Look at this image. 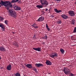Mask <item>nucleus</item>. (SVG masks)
<instances>
[{"label": "nucleus", "instance_id": "nucleus-1", "mask_svg": "<svg viewBox=\"0 0 76 76\" xmlns=\"http://www.w3.org/2000/svg\"><path fill=\"white\" fill-rule=\"evenodd\" d=\"M19 1V0H12L10 2L9 1H1L0 2V4L1 5L2 4L3 6H4L5 7V8L7 10H8L9 9V7H12V3H16L18 2Z\"/></svg>", "mask_w": 76, "mask_h": 76}, {"label": "nucleus", "instance_id": "nucleus-2", "mask_svg": "<svg viewBox=\"0 0 76 76\" xmlns=\"http://www.w3.org/2000/svg\"><path fill=\"white\" fill-rule=\"evenodd\" d=\"M40 2L41 5H38L36 6L37 8H42L43 7H46L48 5V2L46 0H40Z\"/></svg>", "mask_w": 76, "mask_h": 76}, {"label": "nucleus", "instance_id": "nucleus-3", "mask_svg": "<svg viewBox=\"0 0 76 76\" xmlns=\"http://www.w3.org/2000/svg\"><path fill=\"white\" fill-rule=\"evenodd\" d=\"M10 14L12 16H13V18H16L17 17V15H16V12H15L14 11H10L9 10Z\"/></svg>", "mask_w": 76, "mask_h": 76}, {"label": "nucleus", "instance_id": "nucleus-4", "mask_svg": "<svg viewBox=\"0 0 76 76\" xmlns=\"http://www.w3.org/2000/svg\"><path fill=\"white\" fill-rule=\"evenodd\" d=\"M50 57L52 58H54V57H56L58 56V54L57 53L53 52L50 55H49Z\"/></svg>", "mask_w": 76, "mask_h": 76}, {"label": "nucleus", "instance_id": "nucleus-5", "mask_svg": "<svg viewBox=\"0 0 76 76\" xmlns=\"http://www.w3.org/2000/svg\"><path fill=\"white\" fill-rule=\"evenodd\" d=\"M64 71V72L66 75H68L69 73V72H70V70L69 69L67 68H65L63 70Z\"/></svg>", "mask_w": 76, "mask_h": 76}, {"label": "nucleus", "instance_id": "nucleus-6", "mask_svg": "<svg viewBox=\"0 0 76 76\" xmlns=\"http://www.w3.org/2000/svg\"><path fill=\"white\" fill-rule=\"evenodd\" d=\"M68 13L70 16H75V13L74 11L72 10L68 12Z\"/></svg>", "mask_w": 76, "mask_h": 76}, {"label": "nucleus", "instance_id": "nucleus-7", "mask_svg": "<svg viewBox=\"0 0 76 76\" xmlns=\"http://www.w3.org/2000/svg\"><path fill=\"white\" fill-rule=\"evenodd\" d=\"M35 67H39L40 66H43V64L41 63L35 64Z\"/></svg>", "mask_w": 76, "mask_h": 76}, {"label": "nucleus", "instance_id": "nucleus-8", "mask_svg": "<svg viewBox=\"0 0 76 76\" xmlns=\"http://www.w3.org/2000/svg\"><path fill=\"white\" fill-rule=\"evenodd\" d=\"M44 20V17H41L37 20L38 22H40V21H43Z\"/></svg>", "mask_w": 76, "mask_h": 76}, {"label": "nucleus", "instance_id": "nucleus-9", "mask_svg": "<svg viewBox=\"0 0 76 76\" xmlns=\"http://www.w3.org/2000/svg\"><path fill=\"white\" fill-rule=\"evenodd\" d=\"M61 16L62 18L64 19H67V18H68V16L65 14H63L61 15Z\"/></svg>", "mask_w": 76, "mask_h": 76}, {"label": "nucleus", "instance_id": "nucleus-10", "mask_svg": "<svg viewBox=\"0 0 76 76\" xmlns=\"http://www.w3.org/2000/svg\"><path fill=\"white\" fill-rule=\"evenodd\" d=\"M0 27L1 28V29L2 31H4L5 29V27L2 24H0Z\"/></svg>", "mask_w": 76, "mask_h": 76}, {"label": "nucleus", "instance_id": "nucleus-11", "mask_svg": "<svg viewBox=\"0 0 76 76\" xmlns=\"http://www.w3.org/2000/svg\"><path fill=\"white\" fill-rule=\"evenodd\" d=\"M45 63L47 65H51L52 64V63L49 60H46V61L45 62Z\"/></svg>", "mask_w": 76, "mask_h": 76}, {"label": "nucleus", "instance_id": "nucleus-12", "mask_svg": "<svg viewBox=\"0 0 76 76\" xmlns=\"http://www.w3.org/2000/svg\"><path fill=\"white\" fill-rule=\"evenodd\" d=\"M26 67L28 68H29V69H32V64H27L26 65Z\"/></svg>", "mask_w": 76, "mask_h": 76}, {"label": "nucleus", "instance_id": "nucleus-13", "mask_svg": "<svg viewBox=\"0 0 76 76\" xmlns=\"http://www.w3.org/2000/svg\"><path fill=\"white\" fill-rule=\"evenodd\" d=\"M0 51H6V49L3 46L1 47H0Z\"/></svg>", "mask_w": 76, "mask_h": 76}, {"label": "nucleus", "instance_id": "nucleus-14", "mask_svg": "<svg viewBox=\"0 0 76 76\" xmlns=\"http://www.w3.org/2000/svg\"><path fill=\"white\" fill-rule=\"evenodd\" d=\"M12 68V66L10 64L9 65H8L7 67V69L8 70H11Z\"/></svg>", "mask_w": 76, "mask_h": 76}, {"label": "nucleus", "instance_id": "nucleus-15", "mask_svg": "<svg viewBox=\"0 0 76 76\" xmlns=\"http://www.w3.org/2000/svg\"><path fill=\"white\" fill-rule=\"evenodd\" d=\"M33 49L36 51H41V48H33Z\"/></svg>", "mask_w": 76, "mask_h": 76}, {"label": "nucleus", "instance_id": "nucleus-16", "mask_svg": "<svg viewBox=\"0 0 76 76\" xmlns=\"http://www.w3.org/2000/svg\"><path fill=\"white\" fill-rule=\"evenodd\" d=\"M54 10L55 12H56V13H60V12H61V10H57V9H54Z\"/></svg>", "mask_w": 76, "mask_h": 76}, {"label": "nucleus", "instance_id": "nucleus-17", "mask_svg": "<svg viewBox=\"0 0 76 76\" xmlns=\"http://www.w3.org/2000/svg\"><path fill=\"white\" fill-rule=\"evenodd\" d=\"M13 45L14 46H16L17 47H19V45L17 43V42H14Z\"/></svg>", "mask_w": 76, "mask_h": 76}, {"label": "nucleus", "instance_id": "nucleus-18", "mask_svg": "<svg viewBox=\"0 0 76 76\" xmlns=\"http://www.w3.org/2000/svg\"><path fill=\"white\" fill-rule=\"evenodd\" d=\"M75 21H76V20H72V21H70V23L72 24H75Z\"/></svg>", "mask_w": 76, "mask_h": 76}, {"label": "nucleus", "instance_id": "nucleus-19", "mask_svg": "<svg viewBox=\"0 0 76 76\" xmlns=\"http://www.w3.org/2000/svg\"><path fill=\"white\" fill-rule=\"evenodd\" d=\"M60 51L62 54H63L64 52V50H63L62 48H60Z\"/></svg>", "mask_w": 76, "mask_h": 76}, {"label": "nucleus", "instance_id": "nucleus-20", "mask_svg": "<svg viewBox=\"0 0 76 76\" xmlns=\"http://www.w3.org/2000/svg\"><path fill=\"white\" fill-rule=\"evenodd\" d=\"M15 76H20V74L19 73V72H17L16 74H14Z\"/></svg>", "mask_w": 76, "mask_h": 76}, {"label": "nucleus", "instance_id": "nucleus-21", "mask_svg": "<svg viewBox=\"0 0 76 76\" xmlns=\"http://www.w3.org/2000/svg\"><path fill=\"white\" fill-rule=\"evenodd\" d=\"M33 70L34 71H35V72L36 73H38V72H37V68H35V67H34V69H33Z\"/></svg>", "mask_w": 76, "mask_h": 76}, {"label": "nucleus", "instance_id": "nucleus-22", "mask_svg": "<svg viewBox=\"0 0 76 76\" xmlns=\"http://www.w3.org/2000/svg\"><path fill=\"white\" fill-rule=\"evenodd\" d=\"M73 33H76V27H75V28L74 29L73 31Z\"/></svg>", "mask_w": 76, "mask_h": 76}, {"label": "nucleus", "instance_id": "nucleus-23", "mask_svg": "<svg viewBox=\"0 0 76 76\" xmlns=\"http://www.w3.org/2000/svg\"><path fill=\"white\" fill-rule=\"evenodd\" d=\"M71 39L72 41H74L75 40V37L73 36H72L71 37Z\"/></svg>", "mask_w": 76, "mask_h": 76}, {"label": "nucleus", "instance_id": "nucleus-24", "mask_svg": "<svg viewBox=\"0 0 76 76\" xmlns=\"http://www.w3.org/2000/svg\"><path fill=\"white\" fill-rule=\"evenodd\" d=\"M57 23H58V24L61 23V20L58 21H57Z\"/></svg>", "mask_w": 76, "mask_h": 76}, {"label": "nucleus", "instance_id": "nucleus-25", "mask_svg": "<svg viewBox=\"0 0 76 76\" xmlns=\"http://www.w3.org/2000/svg\"><path fill=\"white\" fill-rule=\"evenodd\" d=\"M20 9H21V8H20V7H17V8L16 10H20Z\"/></svg>", "mask_w": 76, "mask_h": 76}, {"label": "nucleus", "instance_id": "nucleus-26", "mask_svg": "<svg viewBox=\"0 0 76 76\" xmlns=\"http://www.w3.org/2000/svg\"><path fill=\"white\" fill-rule=\"evenodd\" d=\"M18 7V6H15L14 7V9L15 10H16V9H17V8Z\"/></svg>", "mask_w": 76, "mask_h": 76}, {"label": "nucleus", "instance_id": "nucleus-27", "mask_svg": "<svg viewBox=\"0 0 76 76\" xmlns=\"http://www.w3.org/2000/svg\"><path fill=\"white\" fill-rule=\"evenodd\" d=\"M3 19H4L2 17H0V21H2Z\"/></svg>", "mask_w": 76, "mask_h": 76}, {"label": "nucleus", "instance_id": "nucleus-28", "mask_svg": "<svg viewBox=\"0 0 76 76\" xmlns=\"http://www.w3.org/2000/svg\"><path fill=\"white\" fill-rule=\"evenodd\" d=\"M42 38L43 39H47V36H44Z\"/></svg>", "mask_w": 76, "mask_h": 76}, {"label": "nucleus", "instance_id": "nucleus-29", "mask_svg": "<svg viewBox=\"0 0 76 76\" xmlns=\"http://www.w3.org/2000/svg\"><path fill=\"white\" fill-rule=\"evenodd\" d=\"M74 75H75L73 74L72 73H70L69 74L70 76H74Z\"/></svg>", "mask_w": 76, "mask_h": 76}, {"label": "nucleus", "instance_id": "nucleus-30", "mask_svg": "<svg viewBox=\"0 0 76 76\" xmlns=\"http://www.w3.org/2000/svg\"><path fill=\"white\" fill-rule=\"evenodd\" d=\"M18 3H19L20 4H21V3H22V1H21V0H20V1H19L18 0Z\"/></svg>", "mask_w": 76, "mask_h": 76}, {"label": "nucleus", "instance_id": "nucleus-31", "mask_svg": "<svg viewBox=\"0 0 76 76\" xmlns=\"http://www.w3.org/2000/svg\"><path fill=\"white\" fill-rule=\"evenodd\" d=\"M34 28H38V26H37L36 25L35 26H34L33 27Z\"/></svg>", "mask_w": 76, "mask_h": 76}, {"label": "nucleus", "instance_id": "nucleus-32", "mask_svg": "<svg viewBox=\"0 0 76 76\" xmlns=\"http://www.w3.org/2000/svg\"><path fill=\"white\" fill-rule=\"evenodd\" d=\"M7 22H8V21L6 20L5 21V23L7 25Z\"/></svg>", "mask_w": 76, "mask_h": 76}, {"label": "nucleus", "instance_id": "nucleus-33", "mask_svg": "<svg viewBox=\"0 0 76 76\" xmlns=\"http://www.w3.org/2000/svg\"><path fill=\"white\" fill-rule=\"evenodd\" d=\"M56 1H57V2H58V1H60L61 0H54Z\"/></svg>", "mask_w": 76, "mask_h": 76}, {"label": "nucleus", "instance_id": "nucleus-34", "mask_svg": "<svg viewBox=\"0 0 76 76\" xmlns=\"http://www.w3.org/2000/svg\"><path fill=\"white\" fill-rule=\"evenodd\" d=\"M36 25V24L34 23L33 24L31 25V26H33V27H34V26Z\"/></svg>", "mask_w": 76, "mask_h": 76}, {"label": "nucleus", "instance_id": "nucleus-35", "mask_svg": "<svg viewBox=\"0 0 76 76\" xmlns=\"http://www.w3.org/2000/svg\"><path fill=\"white\" fill-rule=\"evenodd\" d=\"M46 28H48V24H47V23H46Z\"/></svg>", "mask_w": 76, "mask_h": 76}, {"label": "nucleus", "instance_id": "nucleus-36", "mask_svg": "<svg viewBox=\"0 0 76 76\" xmlns=\"http://www.w3.org/2000/svg\"><path fill=\"white\" fill-rule=\"evenodd\" d=\"M46 28L47 29H48V31H50V28L48 27L47 28Z\"/></svg>", "mask_w": 76, "mask_h": 76}, {"label": "nucleus", "instance_id": "nucleus-37", "mask_svg": "<svg viewBox=\"0 0 76 76\" xmlns=\"http://www.w3.org/2000/svg\"><path fill=\"white\" fill-rule=\"evenodd\" d=\"M48 11V9L47 8H46L45 10V11H46V12H47Z\"/></svg>", "mask_w": 76, "mask_h": 76}, {"label": "nucleus", "instance_id": "nucleus-38", "mask_svg": "<svg viewBox=\"0 0 76 76\" xmlns=\"http://www.w3.org/2000/svg\"><path fill=\"white\" fill-rule=\"evenodd\" d=\"M0 69H3V67H1Z\"/></svg>", "mask_w": 76, "mask_h": 76}, {"label": "nucleus", "instance_id": "nucleus-39", "mask_svg": "<svg viewBox=\"0 0 76 76\" xmlns=\"http://www.w3.org/2000/svg\"><path fill=\"white\" fill-rule=\"evenodd\" d=\"M51 17H52V18H54V16L52 15H51Z\"/></svg>", "mask_w": 76, "mask_h": 76}, {"label": "nucleus", "instance_id": "nucleus-40", "mask_svg": "<svg viewBox=\"0 0 76 76\" xmlns=\"http://www.w3.org/2000/svg\"><path fill=\"white\" fill-rule=\"evenodd\" d=\"M33 38H35V36L34 35L33 37Z\"/></svg>", "mask_w": 76, "mask_h": 76}, {"label": "nucleus", "instance_id": "nucleus-41", "mask_svg": "<svg viewBox=\"0 0 76 76\" xmlns=\"http://www.w3.org/2000/svg\"><path fill=\"white\" fill-rule=\"evenodd\" d=\"M50 9H49V12H50Z\"/></svg>", "mask_w": 76, "mask_h": 76}, {"label": "nucleus", "instance_id": "nucleus-42", "mask_svg": "<svg viewBox=\"0 0 76 76\" xmlns=\"http://www.w3.org/2000/svg\"><path fill=\"white\" fill-rule=\"evenodd\" d=\"M42 44H45L44 43V42H43Z\"/></svg>", "mask_w": 76, "mask_h": 76}, {"label": "nucleus", "instance_id": "nucleus-43", "mask_svg": "<svg viewBox=\"0 0 76 76\" xmlns=\"http://www.w3.org/2000/svg\"><path fill=\"white\" fill-rule=\"evenodd\" d=\"M10 76H13V75H10Z\"/></svg>", "mask_w": 76, "mask_h": 76}, {"label": "nucleus", "instance_id": "nucleus-44", "mask_svg": "<svg viewBox=\"0 0 76 76\" xmlns=\"http://www.w3.org/2000/svg\"><path fill=\"white\" fill-rule=\"evenodd\" d=\"M0 59H1V57L0 56Z\"/></svg>", "mask_w": 76, "mask_h": 76}, {"label": "nucleus", "instance_id": "nucleus-45", "mask_svg": "<svg viewBox=\"0 0 76 76\" xmlns=\"http://www.w3.org/2000/svg\"><path fill=\"white\" fill-rule=\"evenodd\" d=\"M13 34H14V33L13 32Z\"/></svg>", "mask_w": 76, "mask_h": 76}, {"label": "nucleus", "instance_id": "nucleus-46", "mask_svg": "<svg viewBox=\"0 0 76 76\" xmlns=\"http://www.w3.org/2000/svg\"><path fill=\"white\" fill-rule=\"evenodd\" d=\"M24 76H26L24 75Z\"/></svg>", "mask_w": 76, "mask_h": 76}, {"label": "nucleus", "instance_id": "nucleus-47", "mask_svg": "<svg viewBox=\"0 0 76 76\" xmlns=\"http://www.w3.org/2000/svg\"><path fill=\"white\" fill-rule=\"evenodd\" d=\"M0 24H1V23H0Z\"/></svg>", "mask_w": 76, "mask_h": 76}]
</instances>
